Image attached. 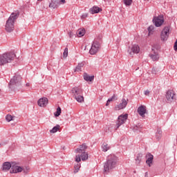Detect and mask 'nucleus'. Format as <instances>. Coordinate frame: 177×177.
<instances>
[{
	"mask_svg": "<svg viewBox=\"0 0 177 177\" xmlns=\"http://www.w3.org/2000/svg\"><path fill=\"white\" fill-rule=\"evenodd\" d=\"M60 114H62V108H60V106H58L56 112L55 113V117H59Z\"/></svg>",
	"mask_w": 177,
	"mask_h": 177,
	"instance_id": "obj_30",
	"label": "nucleus"
},
{
	"mask_svg": "<svg viewBox=\"0 0 177 177\" xmlns=\"http://www.w3.org/2000/svg\"><path fill=\"white\" fill-rule=\"evenodd\" d=\"M38 106L39 107H46L48 104V98L42 97L37 101Z\"/></svg>",
	"mask_w": 177,
	"mask_h": 177,
	"instance_id": "obj_16",
	"label": "nucleus"
},
{
	"mask_svg": "<svg viewBox=\"0 0 177 177\" xmlns=\"http://www.w3.org/2000/svg\"><path fill=\"white\" fill-rule=\"evenodd\" d=\"M174 50H176V51H177V39H176V42L174 43Z\"/></svg>",
	"mask_w": 177,
	"mask_h": 177,
	"instance_id": "obj_42",
	"label": "nucleus"
},
{
	"mask_svg": "<svg viewBox=\"0 0 177 177\" xmlns=\"http://www.w3.org/2000/svg\"><path fill=\"white\" fill-rule=\"evenodd\" d=\"M37 1H42V0H37Z\"/></svg>",
	"mask_w": 177,
	"mask_h": 177,
	"instance_id": "obj_49",
	"label": "nucleus"
},
{
	"mask_svg": "<svg viewBox=\"0 0 177 177\" xmlns=\"http://www.w3.org/2000/svg\"><path fill=\"white\" fill-rule=\"evenodd\" d=\"M86 149H88L86 144H82L80 145L79 148L75 149V153H78L75 156L76 162H81V158L82 161H86L88 160V155L86 153Z\"/></svg>",
	"mask_w": 177,
	"mask_h": 177,
	"instance_id": "obj_1",
	"label": "nucleus"
},
{
	"mask_svg": "<svg viewBox=\"0 0 177 177\" xmlns=\"http://www.w3.org/2000/svg\"><path fill=\"white\" fill-rule=\"evenodd\" d=\"M12 163H10L9 162H5L3 164V167H2V169L3 171H9V169H10V168H12Z\"/></svg>",
	"mask_w": 177,
	"mask_h": 177,
	"instance_id": "obj_19",
	"label": "nucleus"
},
{
	"mask_svg": "<svg viewBox=\"0 0 177 177\" xmlns=\"http://www.w3.org/2000/svg\"><path fill=\"white\" fill-rule=\"evenodd\" d=\"M147 159L146 163L147 164V165H149V167H150V164H152L154 156H153V155H151V153H148L147 155Z\"/></svg>",
	"mask_w": 177,
	"mask_h": 177,
	"instance_id": "obj_21",
	"label": "nucleus"
},
{
	"mask_svg": "<svg viewBox=\"0 0 177 177\" xmlns=\"http://www.w3.org/2000/svg\"><path fill=\"white\" fill-rule=\"evenodd\" d=\"M17 17H19V12L11 14L6 24L5 29L7 32H12L15 30V22L17 20Z\"/></svg>",
	"mask_w": 177,
	"mask_h": 177,
	"instance_id": "obj_3",
	"label": "nucleus"
},
{
	"mask_svg": "<svg viewBox=\"0 0 177 177\" xmlns=\"http://www.w3.org/2000/svg\"><path fill=\"white\" fill-rule=\"evenodd\" d=\"M60 129V125L57 124L55 127L53 128V129L50 130V133H56L57 131Z\"/></svg>",
	"mask_w": 177,
	"mask_h": 177,
	"instance_id": "obj_27",
	"label": "nucleus"
},
{
	"mask_svg": "<svg viewBox=\"0 0 177 177\" xmlns=\"http://www.w3.org/2000/svg\"><path fill=\"white\" fill-rule=\"evenodd\" d=\"M138 113L141 117L145 118V114L147 113V109L146 108V106L145 105L140 106L138 109Z\"/></svg>",
	"mask_w": 177,
	"mask_h": 177,
	"instance_id": "obj_13",
	"label": "nucleus"
},
{
	"mask_svg": "<svg viewBox=\"0 0 177 177\" xmlns=\"http://www.w3.org/2000/svg\"><path fill=\"white\" fill-rule=\"evenodd\" d=\"M0 93H1V89H0Z\"/></svg>",
	"mask_w": 177,
	"mask_h": 177,
	"instance_id": "obj_50",
	"label": "nucleus"
},
{
	"mask_svg": "<svg viewBox=\"0 0 177 177\" xmlns=\"http://www.w3.org/2000/svg\"><path fill=\"white\" fill-rule=\"evenodd\" d=\"M145 177H148V173L147 172L145 173Z\"/></svg>",
	"mask_w": 177,
	"mask_h": 177,
	"instance_id": "obj_47",
	"label": "nucleus"
},
{
	"mask_svg": "<svg viewBox=\"0 0 177 177\" xmlns=\"http://www.w3.org/2000/svg\"><path fill=\"white\" fill-rule=\"evenodd\" d=\"M15 59H16V54L15 53H5L0 55V66H5L8 63H12Z\"/></svg>",
	"mask_w": 177,
	"mask_h": 177,
	"instance_id": "obj_4",
	"label": "nucleus"
},
{
	"mask_svg": "<svg viewBox=\"0 0 177 177\" xmlns=\"http://www.w3.org/2000/svg\"><path fill=\"white\" fill-rule=\"evenodd\" d=\"M127 120H128V114L127 113H125L124 115H120L116 121L117 129H118V128H120V127H121V125H122V124H124L125 122L127 121Z\"/></svg>",
	"mask_w": 177,
	"mask_h": 177,
	"instance_id": "obj_8",
	"label": "nucleus"
},
{
	"mask_svg": "<svg viewBox=\"0 0 177 177\" xmlns=\"http://www.w3.org/2000/svg\"><path fill=\"white\" fill-rule=\"evenodd\" d=\"M168 37H169V27L166 26L161 32V34H160L161 40L167 41V39H168Z\"/></svg>",
	"mask_w": 177,
	"mask_h": 177,
	"instance_id": "obj_11",
	"label": "nucleus"
},
{
	"mask_svg": "<svg viewBox=\"0 0 177 177\" xmlns=\"http://www.w3.org/2000/svg\"><path fill=\"white\" fill-rule=\"evenodd\" d=\"M149 56L153 62H157V60L160 59V55H158V53H157L154 49H152V51L149 54Z\"/></svg>",
	"mask_w": 177,
	"mask_h": 177,
	"instance_id": "obj_15",
	"label": "nucleus"
},
{
	"mask_svg": "<svg viewBox=\"0 0 177 177\" xmlns=\"http://www.w3.org/2000/svg\"><path fill=\"white\" fill-rule=\"evenodd\" d=\"M100 48V44H99V41H95L93 42L89 52L91 55H95V53H97Z\"/></svg>",
	"mask_w": 177,
	"mask_h": 177,
	"instance_id": "obj_9",
	"label": "nucleus"
},
{
	"mask_svg": "<svg viewBox=\"0 0 177 177\" xmlns=\"http://www.w3.org/2000/svg\"><path fill=\"white\" fill-rule=\"evenodd\" d=\"M77 163L74 165L73 167V172L77 174L78 171H80V168H81V164L80 162H76Z\"/></svg>",
	"mask_w": 177,
	"mask_h": 177,
	"instance_id": "obj_25",
	"label": "nucleus"
},
{
	"mask_svg": "<svg viewBox=\"0 0 177 177\" xmlns=\"http://www.w3.org/2000/svg\"><path fill=\"white\" fill-rule=\"evenodd\" d=\"M111 128H113V127L111 126H106V128H105V131L106 132H109V131L110 132H111Z\"/></svg>",
	"mask_w": 177,
	"mask_h": 177,
	"instance_id": "obj_37",
	"label": "nucleus"
},
{
	"mask_svg": "<svg viewBox=\"0 0 177 177\" xmlns=\"http://www.w3.org/2000/svg\"><path fill=\"white\" fill-rule=\"evenodd\" d=\"M30 170V168L28 167H22V171H24V174H27L28 171Z\"/></svg>",
	"mask_w": 177,
	"mask_h": 177,
	"instance_id": "obj_36",
	"label": "nucleus"
},
{
	"mask_svg": "<svg viewBox=\"0 0 177 177\" xmlns=\"http://www.w3.org/2000/svg\"><path fill=\"white\" fill-rule=\"evenodd\" d=\"M134 129H135L136 131H138V127H135Z\"/></svg>",
	"mask_w": 177,
	"mask_h": 177,
	"instance_id": "obj_48",
	"label": "nucleus"
},
{
	"mask_svg": "<svg viewBox=\"0 0 177 177\" xmlns=\"http://www.w3.org/2000/svg\"><path fill=\"white\" fill-rule=\"evenodd\" d=\"M109 103H110V102H109V100H107L106 106H109V104H110Z\"/></svg>",
	"mask_w": 177,
	"mask_h": 177,
	"instance_id": "obj_44",
	"label": "nucleus"
},
{
	"mask_svg": "<svg viewBox=\"0 0 177 177\" xmlns=\"http://www.w3.org/2000/svg\"><path fill=\"white\" fill-rule=\"evenodd\" d=\"M95 78V76H89L87 73L84 74V80L85 81H89L90 82H92Z\"/></svg>",
	"mask_w": 177,
	"mask_h": 177,
	"instance_id": "obj_23",
	"label": "nucleus"
},
{
	"mask_svg": "<svg viewBox=\"0 0 177 177\" xmlns=\"http://www.w3.org/2000/svg\"><path fill=\"white\" fill-rule=\"evenodd\" d=\"M156 137L158 140H160V139L162 138V131L161 130V129H158L157 130Z\"/></svg>",
	"mask_w": 177,
	"mask_h": 177,
	"instance_id": "obj_26",
	"label": "nucleus"
},
{
	"mask_svg": "<svg viewBox=\"0 0 177 177\" xmlns=\"http://www.w3.org/2000/svg\"><path fill=\"white\" fill-rule=\"evenodd\" d=\"M68 35H69L70 38H71L73 37V35H74V34L73 33V32H68Z\"/></svg>",
	"mask_w": 177,
	"mask_h": 177,
	"instance_id": "obj_43",
	"label": "nucleus"
},
{
	"mask_svg": "<svg viewBox=\"0 0 177 177\" xmlns=\"http://www.w3.org/2000/svg\"><path fill=\"white\" fill-rule=\"evenodd\" d=\"M152 21L156 27H161L164 24V15H160L158 17H153Z\"/></svg>",
	"mask_w": 177,
	"mask_h": 177,
	"instance_id": "obj_7",
	"label": "nucleus"
},
{
	"mask_svg": "<svg viewBox=\"0 0 177 177\" xmlns=\"http://www.w3.org/2000/svg\"><path fill=\"white\" fill-rule=\"evenodd\" d=\"M85 29L84 28H80L77 30V37H84V35H85Z\"/></svg>",
	"mask_w": 177,
	"mask_h": 177,
	"instance_id": "obj_24",
	"label": "nucleus"
},
{
	"mask_svg": "<svg viewBox=\"0 0 177 177\" xmlns=\"http://www.w3.org/2000/svg\"><path fill=\"white\" fill-rule=\"evenodd\" d=\"M59 5H60V0H51L49 4V8L57 9V8H59Z\"/></svg>",
	"mask_w": 177,
	"mask_h": 177,
	"instance_id": "obj_17",
	"label": "nucleus"
},
{
	"mask_svg": "<svg viewBox=\"0 0 177 177\" xmlns=\"http://www.w3.org/2000/svg\"><path fill=\"white\" fill-rule=\"evenodd\" d=\"M6 120L8 121V122H10V121L13 120V116H12V115H7L6 116Z\"/></svg>",
	"mask_w": 177,
	"mask_h": 177,
	"instance_id": "obj_32",
	"label": "nucleus"
},
{
	"mask_svg": "<svg viewBox=\"0 0 177 177\" xmlns=\"http://www.w3.org/2000/svg\"><path fill=\"white\" fill-rule=\"evenodd\" d=\"M140 52V47L138 44H133L131 48H129L128 53L130 56H133V55L138 54Z\"/></svg>",
	"mask_w": 177,
	"mask_h": 177,
	"instance_id": "obj_10",
	"label": "nucleus"
},
{
	"mask_svg": "<svg viewBox=\"0 0 177 177\" xmlns=\"http://www.w3.org/2000/svg\"><path fill=\"white\" fill-rule=\"evenodd\" d=\"M118 161V158H117L115 155H109L107 157L106 162L104 165V172H110L111 169H114V168L117 165Z\"/></svg>",
	"mask_w": 177,
	"mask_h": 177,
	"instance_id": "obj_2",
	"label": "nucleus"
},
{
	"mask_svg": "<svg viewBox=\"0 0 177 177\" xmlns=\"http://www.w3.org/2000/svg\"><path fill=\"white\" fill-rule=\"evenodd\" d=\"M142 153H138L136 156V164L139 165L140 164V161L142 160Z\"/></svg>",
	"mask_w": 177,
	"mask_h": 177,
	"instance_id": "obj_29",
	"label": "nucleus"
},
{
	"mask_svg": "<svg viewBox=\"0 0 177 177\" xmlns=\"http://www.w3.org/2000/svg\"><path fill=\"white\" fill-rule=\"evenodd\" d=\"M21 85V75H15L10 81L9 88L15 89Z\"/></svg>",
	"mask_w": 177,
	"mask_h": 177,
	"instance_id": "obj_6",
	"label": "nucleus"
},
{
	"mask_svg": "<svg viewBox=\"0 0 177 177\" xmlns=\"http://www.w3.org/2000/svg\"><path fill=\"white\" fill-rule=\"evenodd\" d=\"M151 73H152V74H157V73H158V70L157 69V68H152V71H151Z\"/></svg>",
	"mask_w": 177,
	"mask_h": 177,
	"instance_id": "obj_38",
	"label": "nucleus"
},
{
	"mask_svg": "<svg viewBox=\"0 0 177 177\" xmlns=\"http://www.w3.org/2000/svg\"><path fill=\"white\" fill-rule=\"evenodd\" d=\"M26 86H30V83H27V84H26Z\"/></svg>",
	"mask_w": 177,
	"mask_h": 177,
	"instance_id": "obj_46",
	"label": "nucleus"
},
{
	"mask_svg": "<svg viewBox=\"0 0 177 177\" xmlns=\"http://www.w3.org/2000/svg\"><path fill=\"white\" fill-rule=\"evenodd\" d=\"M67 56H68V48H66L63 53V57L66 58Z\"/></svg>",
	"mask_w": 177,
	"mask_h": 177,
	"instance_id": "obj_34",
	"label": "nucleus"
},
{
	"mask_svg": "<svg viewBox=\"0 0 177 177\" xmlns=\"http://www.w3.org/2000/svg\"><path fill=\"white\" fill-rule=\"evenodd\" d=\"M86 17H88V14H83L81 17V19H86Z\"/></svg>",
	"mask_w": 177,
	"mask_h": 177,
	"instance_id": "obj_39",
	"label": "nucleus"
},
{
	"mask_svg": "<svg viewBox=\"0 0 177 177\" xmlns=\"http://www.w3.org/2000/svg\"><path fill=\"white\" fill-rule=\"evenodd\" d=\"M174 96H175V93L173 90H169L166 94V98L169 102H172L174 100Z\"/></svg>",
	"mask_w": 177,
	"mask_h": 177,
	"instance_id": "obj_18",
	"label": "nucleus"
},
{
	"mask_svg": "<svg viewBox=\"0 0 177 177\" xmlns=\"http://www.w3.org/2000/svg\"><path fill=\"white\" fill-rule=\"evenodd\" d=\"M72 94L73 95L77 102L79 103H82V102H84V96H82V88H81V87H73L72 88Z\"/></svg>",
	"mask_w": 177,
	"mask_h": 177,
	"instance_id": "obj_5",
	"label": "nucleus"
},
{
	"mask_svg": "<svg viewBox=\"0 0 177 177\" xmlns=\"http://www.w3.org/2000/svg\"><path fill=\"white\" fill-rule=\"evenodd\" d=\"M127 104H128V102L125 99L122 100V103L116 105L115 106V110L118 111V110H122V109H125L127 107Z\"/></svg>",
	"mask_w": 177,
	"mask_h": 177,
	"instance_id": "obj_14",
	"label": "nucleus"
},
{
	"mask_svg": "<svg viewBox=\"0 0 177 177\" xmlns=\"http://www.w3.org/2000/svg\"><path fill=\"white\" fill-rule=\"evenodd\" d=\"M10 172V174H19V172H23V167L18 166L16 162H12V166Z\"/></svg>",
	"mask_w": 177,
	"mask_h": 177,
	"instance_id": "obj_12",
	"label": "nucleus"
},
{
	"mask_svg": "<svg viewBox=\"0 0 177 177\" xmlns=\"http://www.w3.org/2000/svg\"><path fill=\"white\" fill-rule=\"evenodd\" d=\"M145 95L146 96H149V95H150V91L149 90H147L145 91Z\"/></svg>",
	"mask_w": 177,
	"mask_h": 177,
	"instance_id": "obj_41",
	"label": "nucleus"
},
{
	"mask_svg": "<svg viewBox=\"0 0 177 177\" xmlns=\"http://www.w3.org/2000/svg\"><path fill=\"white\" fill-rule=\"evenodd\" d=\"M114 100H117V97H115V95H113L111 98H109L108 100V102H114Z\"/></svg>",
	"mask_w": 177,
	"mask_h": 177,
	"instance_id": "obj_35",
	"label": "nucleus"
},
{
	"mask_svg": "<svg viewBox=\"0 0 177 177\" xmlns=\"http://www.w3.org/2000/svg\"><path fill=\"white\" fill-rule=\"evenodd\" d=\"M85 66V64L84 62H81L78 64V65L76 66L75 69V73H80L82 71V67Z\"/></svg>",
	"mask_w": 177,
	"mask_h": 177,
	"instance_id": "obj_22",
	"label": "nucleus"
},
{
	"mask_svg": "<svg viewBox=\"0 0 177 177\" xmlns=\"http://www.w3.org/2000/svg\"><path fill=\"white\" fill-rule=\"evenodd\" d=\"M154 30V26H150L148 28V31H149V35H150V34H153V30Z\"/></svg>",
	"mask_w": 177,
	"mask_h": 177,
	"instance_id": "obj_33",
	"label": "nucleus"
},
{
	"mask_svg": "<svg viewBox=\"0 0 177 177\" xmlns=\"http://www.w3.org/2000/svg\"><path fill=\"white\" fill-rule=\"evenodd\" d=\"M66 3V0H60L59 1V5H64Z\"/></svg>",
	"mask_w": 177,
	"mask_h": 177,
	"instance_id": "obj_40",
	"label": "nucleus"
},
{
	"mask_svg": "<svg viewBox=\"0 0 177 177\" xmlns=\"http://www.w3.org/2000/svg\"><path fill=\"white\" fill-rule=\"evenodd\" d=\"M89 12L91 15H95V13H99V12H102V8L97 6H93V8H90Z\"/></svg>",
	"mask_w": 177,
	"mask_h": 177,
	"instance_id": "obj_20",
	"label": "nucleus"
},
{
	"mask_svg": "<svg viewBox=\"0 0 177 177\" xmlns=\"http://www.w3.org/2000/svg\"><path fill=\"white\" fill-rule=\"evenodd\" d=\"M102 151H107L108 150H110V147L109 146V144L104 142L102 145Z\"/></svg>",
	"mask_w": 177,
	"mask_h": 177,
	"instance_id": "obj_28",
	"label": "nucleus"
},
{
	"mask_svg": "<svg viewBox=\"0 0 177 177\" xmlns=\"http://www.w3.org/2000/svg\"><path fill=\"white\" fill-rule=\"evenodd\" d=\"M123 2L126 6H131L132 5V0H123Z\"/></svg>",
	"mask_w": 177,
	"mask_h": 177,
	"instance_id": "obj_31",
	"label": "nucleus"
},
{
	"mask_svg": "<svg viewBox=\"0 0 177 177\" xmlns=\"http://www.w3.org/2000/svg\"><path fill=\"white\" fill-rule=\"evenodd\" d=\"M109 103H110V102H109V100H107L106 106H109V104H110Z\"/></svg>",
	"mask_w": 177,
	"mask_h": 177,
	"instance_id": "obj_45",
	"label": "nucleus"
}]
</instances>
